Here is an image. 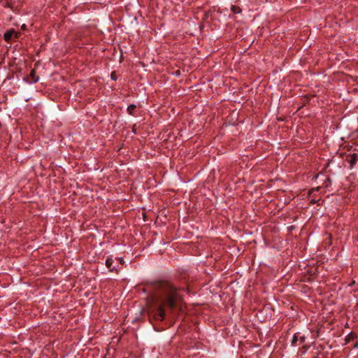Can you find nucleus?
Masks as SVG:
<instances>
[{"label":"nucleus","mask_w":358,"mask_h":358,"mask_svg":"<svg viewBox=\"0 0 358 358\" xmlns=\"http://www.w3.org/2000/svg\"><path fill=\"white\" fill-rule=\"evenodd\" d=\"M166 296H160L157 302V312L155 317L158 320H162L165 316L164 304L166 303L170 308H174L177 303L182 299L180 294L173 287L167 285Z\"/></svg>","instance_id":"obj_1"},{"label":"nucleus","mask_w":358,"mask_h":358,"mask_svg":"<svg viewBox=\"0 0 358 358\" xmlns=\"http://www.w3.org/2000/svg\"><path fill=\"white\" fill-rule=\"evenodd\" d=\"M357 160V154L353 153L349 155L348 161L350 164V169H352Z\"/></svg>","instance_id":"obj_2"},{"label":"nucleus","mask_w":358,"mask_h":358,"mask_svg":"<svg viewBox=\"0 0 358 358\" xmlns=\"http://www.w3.org/2000/svg\"><path fill=\"white\" fill-rule=\"evenodd\" d=\"M29 80L31 83H36L39 80V77L36 75V71L34 69H32L29 76Z\"/></svg>","instance_id":"obj_3"},{"label":"nucleus","mask_w":358,"mask_h":358,"mask_svg":"<svg viewBox=\"0 0 358 358\" xmlns=\"http://www.w3.org/2000/svg\"><path fill=\"white\" fill-rule=\"evenodd\" d=\"M15 34V31L13 30L8 31L4 34V39L6 41H9L13 35Z\"/></svg>","instance_id":"obj_4"},{"label":"nucleus","mask_w":358,"mask_h":358,"mask_svg":"<svg viewBox=\"0 0 358 358\" xmlns=\"http://www.w3.org/2000/svg\"><path fill=\"white\" fill-rule=\"evenodd\" d=\"M113 260L111 259V258H108L106 260V266L110 270V271H113L114 270V268L112 267V264H113Z\"/></svg>","instance_id":"obj_5"},{"label":"nucleus","mask_w":358,"mask_h":358,"mask_svg":"<svg viewBox=\"0 0 358 358\" xmlns=\"http://www.w3.org/2000/svg\"><path fill=\"white\" fill-rule=\"evenodd\" d=\"M231 10L233 13H234L236 14H238V13H241V9L238 6H232L231 8Z\"/></svg>","instance_id":"obj_6"},{"label":"nucleus","mask_w":358,"mask_h":358,"mask_svg":"<svg viewBox=\"0 0 358 358\" xmlns=\"http://www.w3.org/2000/svg\"><path fill=\"white\" fill-rule=\"evenodd\" d=\"M136 108V106L134 104H131L128 106L127 108V110L129 112V114H132L134 110Z\"/></svg>","instance_id":"obj_7"},{"label":"nucleus","mask_w":358,"mask_h":358,"mask_svg":"<svg viewBox=\"0 0 358 358\" xmlns=\"http://www.w3.org/2000/svg\"><path fill=\"white\" fill-rule=\"evenodd\" d=\"M297 340H298L297 336L296 334L294 335L292 337V345H294L296 343V342L297 341Z\"/></svg>","instance_id":"obj_8"},{"label":"nucleus","mask_w":358,"mask_h":358,"mask_svg":"<svg viewBox=\"0 0 358 358\" xmlns=\"http://www.w3.org/2000/svg\"><path fill=\"white\" fill-rule=\"evenodd\" d=\"M111 78L114 80H117L116 75L114 72L111 73Z\"/></svg>","instance_id":"obj_9"},{"label":"nucleus","mask_w":358,"mask_h":358,"mask_svg":"<svg viewBox=\"0 0 358 358\" xmlns=\"http://www.w3.org/2000/svg\"><path fill=\"white\" fill-rule=\"evenodd\" d=\"M120 262L122 263L123 262V258L120 257L119 258Z\"/></svg>","instance_id":"obj_10"}]
</instances>
